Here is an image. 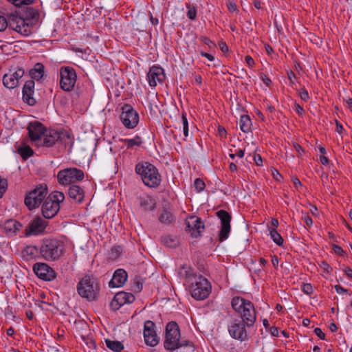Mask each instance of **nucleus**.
I'll return each instance as SVG.
<instances>
[{
    "label": "nucleus",
    "mask_w": 352,
    "mask_h": 352,
    "mask_svg": "<svg viewBox=\"0 0 352 352\" xmlns=\"http://www.w3.org/2000/svg\"><path fill=\"white\" fill-rule=\"evenodd\" d=\"M187 231H188L192 237H198L204 231L205 227L199 217H190L186 221Z\"/></svg>",
    "instance_id": "6ab92c4d"
},
{
    "label": "nucleus",
    "mask_w": 352,
    "mask_h": 352,
    "mask_svg": "<svg viewBox=\"0 0 352 352\" xmlns=\"http://www.w3.org/2000/svg\"><path fill=\"white\" fill-rule=\"evenodd\" d=\"M147 77L149 85L151 87H155L157 82H163L165 76L162 67L153 66L150 69Z\"/></svg>",
    "instance_id": "412c9836"
},
{
    "label": "nucleus",
    "mask_w": 352,
    "mask_h": 352,
    "mask_svg": "<svg viewBox=\"0 0 352 352\" xmlns=\"http://www.w3.org/2000/svg\"><path fill=\"white\" fill-rule=\"evenodd\" d=\"M34 81L30 80L25 82L23 88V100L30 106L36 104V100L33 97L34 93Z\"/></svg>",
    "instance_id": "4be33fe9"
},
{
    "label": "nucleus",
    "mask_w": 352,
    "mask_h": 352,
    "mask_svg": "<svg viewBox=\"0 0 352 352\" xmlns=\"http://www.w3.org/2000/svg\"><path fill=\"white\" fill-rule=\"evenodd\" d=\"M254 160L255 161V163L258 165V166H261L262 165V163H263V160H262V157H261V155H256L254 157Z\"/></svg>",
    "instance_id": "680f3d73"
},
{
    "label": "nucleus",
    "mask_w": 352,
    "mask_h": 352,
    "mask_svg": "<svg viewBox=\"0 0 352 352\" xmlns=\"http://www.w3.org/2000/svg\"><path fill=\"white\" fill-rule=\"evenodd\" d=\"M122 305L116 300L114 296L111 302H110V307L113 311L118 310Z\"/></svg>",
    "instance_id": "49530a36"
},
{
    "label": "nucleus",
    "mask_w": 352,
    "mask_h": 352,
    "mask_svg": "<svg viewBox=\"0 0 352 352\" xmlns=\"http://www.w3.org/2000/svg\"><path fill=\"white\" fill-rule=\"evenodd\" d=\"M161 242L163 245L170 248H176L179 243L178 238L176 236L171 234L162 236L161 238Z\"/></svg>",
    "instance_id": "c85d7f7f"
},
{
    "label": "nucleus",
    "mask_w": 352,
    "mask_h": 352,
    "mask_svg": "<svg viewBox=\"0 0 352 352\" xmlns=\"http://www.w3.org/2000/svg\"><path fill=\"white\" fill-rule=\"evenodd\" d=\"M217 216L221 221V230L219 234V241L223 242L226 240L231 230V215L224 210H220L217 212Z\"/></svg>",
    "instance_id": "ddd939ff"
},
{
    "label": "nucleus",
    "mask_w": 352,
    "mask_h": 352,
    "mask_svg": "<svg viewBox=\"0 0 352 352\" xmlns=\"http://www.w3.org/2000/svg\"><path fill=\"white\" fill-rule=\"evenodd\" d=\"M9 3H12V5L20 7L23 5H30L32 4L34 0H7Z\"/></svg>",
    "instance_id": "ea45409f"
},
{
    "label": "nucleus",
    "mask_w": 352,
    "mask_h": 352,
    "mask_svg": "<svg viewBox=\"0 0 352 352\" xmlns=\"http://www.w3.org/2000/svg\"><path fill=\"white\" fill-rule=\"evenodd\" d=\"M261 79L267 86H270V83L272 82L271 80L264 74L261 75Z\"/></svg>",
    "instance_id": "052dcab7"
},
{
    "label": "nucleus",
    "mask_w": 352,
    "mask_h": 352,
    "mask_svg": "<svg viewBox=\"0 0 352 352\" xmlns=\"http://www.w3.org/2000/svg\"><path fill=\"white\" fill-rule=\"evenodd\" d=\"M302 291L305 294L310 295L314 292L313 287L311 284L306 283L302 286Z\"/></svg>",
    "instance_id": "de8ad7c7"
},
{
    "label": "nucleus",
    "mask_w": 352,
    "mask_h": 352,
    "mask_svg": "<svg viewBox=\"0 0 352 352\" xmlns=\"http://www.w3.org/2000/svg\"><path fill=\"white\" fill-rule=\"evenodd\" d=\"M44 65L41 63H38L35 64L34 68L30 71V76L32 78L38 80L41 79L44 75Z\"/></svg>",
    "instance_id": "c756f323"
},
{
    "label": "nucleus",
    "mask_w": 352,
    "mask_h": 352,
    "mask_svg": "<svg viewBox=\"0 0 352 352\" xmlns=\"http://www.w3.org/2000/svg\"><path fill=\"white\" fill-rule=\"evenodd\" d=\"M3 83L8 89H14L18 85V81L16 80L14 74H6L3 76Z\"/></svg>",
    "instance_id": "473e14b6"
},
{
    "label": "nucleus",
    "mask_w": 352,
    "mask_h": 352,
    "mask_svg": "<svg viewBox=\"0 0 352 352\" xmlns=\"http://www.w3.org/2000/svg\"><path fill=\"white\" fill-rule=\"evenodd\" d=\"M219 47L223 52H226L228 51V47L224 42H221L219 43Z\"/></svg>",
    "instance_id": "338daca9"
},
{
    "label": "nucleus",
    "mask_w": 352,
    "mask_h": 352,
    "mask_svg": "<svg viewBox=\"0 0 352 352\" xmlns=\"http://www.w3.org/2000/svg\"><path fill=\"white\" fill-rule=\"evenodd\" d=\"M127 148H133L134 146H140L142 144V138L139 135H136L132 139H124L122 140Z\"/></svg>",
    "instance_id": "e433bc0d"
},
{
    "label": "nucleus",
    "mask_w": 352,
    "mask_h": 352,
    "mask_svg": "<svg viewBox=\"0 0 352 352\" xmlns=\"http://www.w3.org/2000/svg\"><path fill=\"white\" fill-rule=\"evenodd\" d=\"M190 270H186L183 267L180 274L189 278L190 281V292L193 298L197 300H202L207 298L211 292L210 282L201 275H195L191 277Z\"/></svg>",
    "instance_id": "f03ea898"
},
{
    "label": "nucleus",
    "mask_w": 352,
    "mask_h": 352,
    "mask_svg": "<svg viewBox=\"0 0 352 352\" xmlns=\"http://www.w3.org/2000/svg\"><path fill=\"white\" fill-rule=\"evenodd\" d=\"M194 186L196 190L199 192L204 189L206 185L202 179L200 178H197L194 182Z\"/></svg>",
    "instance_id": "37998d69"
},
{
    "label": "nucleus",
    "mask_w": 352,
    "mask_h": 352,
    "mask_svg": "<svg viewBox=\"0 0 352 352\" xmlns=\"http://www.w3.org/2000/svg\"><path fill=\"white\" fill-rule=\"evenodd\" d=\"M65 195L60 191L51 192L42 206V213L45 219L54 217L60 210V204L65 200Z\"/></svg>",
    "instance_id": "0eeeda50"
},
{
    "label": "nucleus",
    "mask_w": 352,
    "mask_h": 352,
    "mask_svg": "<svg viewBox=\"0 0 352 352\" xmlns=\"http://www.w3.org/2000/svg\"><path fill=\"white\" fill-rule=\"evenodd\" d=\"M11 74H14V76L15 77L16 80L19 82V79L21 78L24 75L25 72L23 69L19 68L14 72Z\"/></svg>",
    "instance_id": "09e8293b"
},
{
    "label": "nucleus",
    "mask_w": 352,
    "mask_h": 352,
    "mask_svg": "<svg viewBox=\"0 0 352 352\" xmlns=\"http://www.w3.org/2000/svg\"><path fill=\"white\" fill-rule=\"evenodd\" d=\"M104 342L106 346L114 352H120L124 349V345L120 341L105 339Z\"/></svg>",
    "instance_id": "2f4dec72"
},
{
    "label": "nucleus",
    "mask_w": 352,
    "mask_h": 352,
    "mask_svg": "<svg viewBox=\"0 0 352 352\" xmlns=\"http://www.w3.org/2000/svg\"><path fill=\"white\" fill-rule=\"evenodd\" d=\"M67 135L69 138L65 137V138L59 139V142L63 144L65 146L69 145L70 146V148L72 147L74 142L73 139L69 132H67Z\"/></svg>",
    "instance_id": "c03bdc74"
},
{
    "label": "nucleus",
    "mask_w": 352,
    "mask_h": 352,
    "mask_svg": "<svg viewBox=\"0 0 352 352\" xmlns=\"http://www.w3.org/2000/svg\"><path fill=\"white\" fill-rule=\"evenodd\" d=\"M21 228L22 225L19 222L13 219L8 220L6 222L4 227L7 234H8L16 233L19 231Z\"/></svg>",
    "instance_id": "7c9ffc66"
},
{
    "label": "nucleus",
    "mask_w": 352,
    "mask_h": 352,
    "mask_svg": "<svg viewBox=\"0 0 352 352\" xmlns=\"http://www.w3.org/2000/svg\"><path fill=\"white\" fill-rule=\"evenodd\" d=\"M333 250L336 254L339 255H342V254L344 253V250H342V248L337 245H333Z\"/></svg>",
    "instance_id": "6e6d98bb"
},
{
    "label": "nucleus",
    "mask_w": 352,
    "mask_h": 352,
    "mask_svg": "<svg viewBox=\"0 0 352 352\" xmlns=\"http://www.w3.org/2000/svg\"><path fill=\"white\" fill-rule=\"evenodd\" d=\"M15 148L16 149L17 153L21 156L23 160H27L30 157L32 156L34 154V151L32 148L27 145L25 142V140L22 142L20 144L18 143L16 144Z\"/></svg>",
    "instance_id": "a878e982"
},
{
    "label": "nucleus",
    "mask_w": 352,
    "mask_h": 352,
    "mask_svg": "<svg viewBox=\"0 0 352 352\" xmlns=\"http://www.w3.org/2000/svg\"><path fill=\"white\" fill-rule=\"evenodd\" d=\"M336 131L341 134L343 132L344 128L342 125L338 121L336 122Z\"/></svg>",
    "instance_id": "774afa93"
},
{
    "label": "nucleus",
    "mask_w": 352,
    "mask_h": 352,
    "mask_svg": "<svg viewBox=\"0 0 352 352\" xmlns=\"http://www.w3.org/2000/svg\"><path fill=\"white\" fill-rule=\"evenodd\" d=\"M182 122L183 126V132L185 138L188 135V122L186 113H183L182 116Z\"/></svg>",
    "instance_id": "a19ab883"
},
{
    "label": "nucleus",
    "mask_w": 352,
    "mask_h": 352,
    "mask_svg": "<svg viewBox=\"0 0 352 352\" xmlns=\"http://www.w3.org/2000/svg\"><path fill=\"white\" fill-rule=\"evenodd\" d=\"M314 333L320 339H322V340L325 339V334L322 332V331L320 328H318V327L314 329Z\"/></svg>",
    "instance_id": "864d4df0"
},
{
    "label": "nucleus",
    "mask_w": 352,
    "mask_h": 352,
    "mask_svg": "<svg viewBox=\"0 0 352 352\" xmlns=\"http://www.w3.org/2000/svg\"><path fill=\"white\" fill-rule=\"evenodd\" d=\"M335 289H336V292L338 294H344V293L347 292V291H348L347 289L343 288L340 285H336Z\"/></svg>",
    "instance_id": "bf43d9fd"
},
{
    "label": "nucleus",
    "mask_w": 352,
    "mask_h": 352,
    "mask_svg": "<svg viewBox=\"0 0 352 352\" xmlns=\"http://www.w3.org/2000/svg\"><path fill=\"white\" fill-rule=\"evenodd\" d=\"M227 7L230 12H234L237 10V6L233 1H228L227 2Z\"/></svg>",
    "instance_id": "603ef678"
},
{
    "label": "nucleus",
    "mask_w": 352,
    "mask_h": 352,
    "mask_svg": "<svg viewBox=\"0 0 352 352\" xmlns=\"http://www.w3.org/2000/svg\"><path fill=\"white\" fill-rule=\"evenodd\" d=\"M99 281L92 276H84L77 285V292L89 301L97 300L100 293Z\"/></svg>",
    "instance_id": "423d86ee"
},
{
    "label": "nucleus",
    "mask_w": 352,
    "mask_h": 352,
    "mask_svg": "<svg viewBox=\"0 0 352 352\" xmlns=\"http://www.w3.org/2000/svg\"><path fill=\"white\" fill-rule=\"evenodd\" d=\"M240 129L244 133H248L250 131L252 122L249 116L243 115L241 116L239 120Z\"/></svg>",
    "instance_id": "72a5a7b5"
},
{
    "label": "nucleus",
    "mask_w": 352,
    "mask_h": 352,
    "mask_svg": "<svg viewBox=\"0 0 352 352\" xmlns=\"http://www.w3.org/2000/svg\"><path fill=\"white\" fill-rule=\"evenodd\" d=\"M279 223L278 219H272L271 221V225L268 226V230L269 229H273L276 230V228L278 227Z\"/></svg>",
    "instance_id": "5fc2aeb1"
},
{
    "label": "nucleus",
    "mask_w": 352,
    "mask_h": 352,
    "mask_svg": "<svg viewBox=\"0 0 352 352\" xmlns=\"http://www.w3.org/2000/svg\"><path fill=\"white\" fill-rule=\"evenodd\" d=\"M231 305L248 327L253 326L256 320V314L254 306L251 301L236 296L232 299Z\"/></svg>",
    "instance_id": "20e7f679"
},
{
    "label": "nucleus",
    "mask_w": 352,
    "mask_h": 352,
    "mask_svg": "<svg viewBox=\"0 0 352 352\" xmlns=\"http://www.w3.org/2000/svg\"><path fill=\"white\" fill-rule=\"evenodd\" d=\"M64 250L63 241L55 238L44 239L39 247V255L47 261H56L62 256Z\"/></svg>",
    "instance_id": "7ed1b4c3"
},
{
    "label": "nucleus",
    "mask_w": 352,
    "mask_h": 352,
    "mask_svg": "<svg viewBox=\"0 0 352 352\" xmlns=\"http://www.w3.org/2000/svg\"><path fill=\"white\" fill-rule=\"evenodd\" d=\"M84 177V172L75 167L60 170L57 173L58 182L63 186L74 185L75 183L82 181Z\"/></svg>",
    "instance_id": "6e6552de"
},
{
    "label": "nucleus",
    "mask_w": 352,
    "mask_h": 352,
    "mask_svg": "<svg viewBox=\"0 0 352 352\" xmlns=\"http://www.w3.org/2000/svg\"><path fill=\"white\" fill-rule=\"evenodd\" d=\"M9 26L8 18L0 15V32L4 31Z\"/></svg>",
    "instance_id": "a18cd8bd"
},
{
    "label": "nucleus",
    "mask_w": 352,
    "mask_h": 352,
    "mask_svg": "<svg viewBox=\"0 0 352 352\" xmlns=\"http://www.w3.org/2000/svg\"><path fill=\"white\" fill-rule=\"evenodd\" d=\"M116 300L122 305L126 303H132L135 300V296L131 293L120 292L115 295Z\"/></svg>",
    "instance_id": "cd10ccee"
},
{
    "label": "nucleus",
    "mask_w": 352,
    "mask_h": 352,
    "mask_svg": "<svg viewBox=\"0 0 352 352\" xmlns=\"http://www.w3.org/2000/svg\"><path fill=\"white\" fill-rule=\"evenodd\" d=\"M77 76L75 69L71 67H62L60 69V85L63 90L71 91L76 82Z\"/></svg>",
    "instance_id": "9b49d317"
},
{
    "label": "nucleus",
    "mask_w": 352,
    "mask_h": 352,
    "mask_svg": "<svg viewBox=\"0 0 352 352\" xmlns=\"http://www.w3.org/2000/svg\"><path fill=\"white\" fill-rule=\"evenodd\" d=\"M201 41L206 45H208V46H210V44H212V41L208 38V37H206V36H201Z\"/></svg>",
    "instance_id": "0e129e2a"
},
{
    "label": "nucleus",
    "mask_w": 352,
    "mask_h": 352,
    "mask_svg": "<svg viewBox=\"0 0 352 352\" xmlns=\"http://www.w3.org/2000/svg\"><path fill=\"white\" fill-rule=\"evenodd\" d=\"M155 324L151 320H146L144 325V339L145 344L150 346H156L160 342V338L158 337L155 331Z\"/></svg>",
    "instance_id": "2eb2a0df"
},
{
    "label": "nucleus",
    "mask_w": 352,
    "mask_h": 352,
    "mask_svg": "<svg viewBox=\"0 0 352 352\" xmlns=\"http://www.w3.org/2000/svg\"><path fill=\"white\" fill-rule=\"evenodd\" d=\"M140 208L144 211H151L155 208V201L151 196L146 195L139 198Z\"/></svg>",
    "instance_id": "bb28decb"
},
{
    "label": "nucleus",
    "mask_w": 352,
    "mask_h": 352,
    "mask_svg": "<svg viewBox=\"0 0 352 352\" xmlns=\"http://www.w3.org/2000/svg\"><path fill=\"white\" fill-rule=\"evenodd\" d=\"M270 235L273 241L278 246H281L283 244V239L276 230L269 229Z\"/></svg>",
    "instance_id": "4c0bfd02"
},
{
    "label": "nucleus",
    "mask_w": 352,
    "mask_h": 352,
    "mask_svg": "<svg viewBox=\"0 0 352 352\" xmlns=\"http://www.w3.org/2000/svg\"><path fill=\"white\" fill-rule=\"evenodd\" d=\"M299 96L300 98L305 102L307 101L309 98L307 91L305 89H300L299 92Z\"/></svg>",
    "instance_id": "8fccbe9b"
},
{
    "label": "nucleus",
    "mask_w": 352,
    "mask_h": 352,
    "mask_svg": "<svg viewBox=\"0 0 352 352\" xmlns=\"http://www.w3.org/2000/svg\"><path fill=\"white\" fill-rule=\"evenodd\" d=\"M33 271L41 279L51 281L56 278V272L47 263H36L33 265Z\"/></svg>",
    "instance_id": "4468645a"
},
{
    "label": "nucleus",
    "mask_w": 352,
    "mask_h": 352,
    "mask_svg": "<svg viewBox=\"0 0 352 352\" xmlns=\"http://www.w3.org/2000/svg\"><path fill=\"white\" fill-rule=\"evenodd\" d=\"M69 197L76 202L80 204L85 197L84 190L78 185H72L68 189Z\"/></svg>",
    "instance_id": "393cba45"
},
{
    "label": "nucleus",
    "mask_w": 352,
    "mask_h": 352,
    "mask_svg": "<svg viewBox=\"0 0 352 352\" xmlns=\"http://www.w3.org/2000/svg\"><path fill=\"white\" fill-rule=\"evenodd\" d=\"M127 273L123 269H118L114 272L111 280L109 283L110 287H120L124 285L127 280Z\"/></svg>",
    "instance_id": "5701e85b"
},
{
    "label": "nucleus",
    "mask_w": 352,
    "mask_h": 352,
    "mask_svg": "<svg viewBox=\"0 0 352 352\" xmlns=\"http://www.w3.org/2000/svg\"><path fill=\"white\" fill-rule=\"evenodd\" d=\"M48 193L47 186L45 184H39L31 190L25 198V204L29 210L38 208Z\"/></svg>",
    "instance_id": "1a4fd4ad"
},
{
    "label": "nucleus",
    "mask_w": 352,
    "mask_h": 352,
    "mask_svg": "<svg viewBox=\"0 0 352 352\" xmlns=\"http://www.w3.org/2000/svg\"><path fill=\"white\" fill-rule=\"evenodd\" d=\"M28 135L32 142H36L41 140V138L46 132V129L39 122H30L28 126Z\"/></svg>",
    "instance_id": "a211bd4d"
},
{
    "label": "nucleus",
    "mask_w": 352,
    "mask_h": 352,
    "mask_svg": "<svg viewBox=\"0 0 352 352\" xmlns=\"http://www.w3.org/2000/svg\"><path fill=\"white\" fill-rule=\"evenodd\" d=\"M9 27L23 36H29L32 32V25L24 17L13 12L8 15Z\"/></svg>",
    "instance_id": "9d476101"
},
{
    "label": "nucleus",
    "mask_w": 352,
    "mask_h": 352,
    "mask_svg": "<svg viewBox=\"0 0 352 352\" xmlns=\"http://www.w3.org/2000/svg\"><path fill=\"white\" fill-rule=\"evenodd\" d=\"M245 60L248 66L252 67L254 65V60L250 56H246Z\"/></svg>",
    "instance_id": "13d9d810"
},
{
    "label": "nucleus",
    "mask_w": 352,
    "mask_h": 352,
    "mask_svg": "<svg viewBox=\"0 0 352 352\" xmlns=\"http://www.w3.org/2000/svg\"><path fill=\"white\" fill-rule=\"evenodd\" d=\"M38 15L39 13L37 10L29 7L26 8L22 16L24 17L31 24V20L37 19L38 17Z\"/></svg>",
    "instance_id": "c9c22d12"
},
{
    "label": "nucleus",
    "mask_w": 352,
    "mask_h": 352,
    "mask_svg": "<svg viewBox=\"0 0 352 352\" xmlns=\"http://www.w3.org/2000/svg\"><path fill=\"white\" fill-rule=\"evenodd\" d=\"M186 8H188L187 16L190 20H195L197 17V10L195 7L188 3L186 4Z\"/></svg>",
    "instance_id": "58836bf2"
},
{
    "label": "nucleus",
    "mask_w": 352,
    "mask_h": 352,
    "mask_svg": "<svg viewBox=\"0 0 352 352\" xmlns=\"http://www.w3.org/2000/svg\"><path fill=\"white\" fill-rule=\"evenodd\" d=\"M120 120L126 128L134 129L139 122V114L130 104H124L122 107Z\"/></svg>",
    "instance_id": "f8f14e48"
},
{
    "label": "nucleus",
    "mask_w": 352,
    "mask_h": 352,
    "mask_svg": "<svg viewBox=\"0 0 352 352\" xmlns=\"http://www.w3.org/2000/svg\"><path fill=\"white\" fill-rule=\"evenodd\" d=\"M47 222L41 217H36L25 228V234L26 236L38 235L42 233L46 226Z\"/></svg>",
    "instance_id": "f3484780"
},
{
    "label": "nucleus",
    "mask_w": 352,
    "mask_h": 352,
    "mask_svg": "<svg viewBox=\"0 0 352 352\" xmlns=\"http://www.w3.org/2000/svg\"><path fill=\"white\" fill-rule=\"evenodd\" d=\"M302 219L307 227H311L313 225V220L309 215L306 214L302 216Z\"/></svg>",
    "instance_id": "3c124183"
},
{
    "label": "nucleus",
    "mask_w": 352,
    "mask_h": 352,
    "mask_svg": "<svg viewBox=\"0 0 352 352\" xmlns=\"http://www.w3.org/2000/svg\"><path fill=\"white\" fill-rule=\"evenodd\" d=\"M135 173L148 187L156 188L161 183V175L157 168L147 162H138L135 168Z\"/></svg>",
    "instance_id": "39448f33"
},
{
    "label": "nucleus",
    "mask_w": 352,
    "mask_h": 352,
    "mask_svg": "<svg viewBox=\"0 0 352 352\" xmlns=\"http://www.w3.org/2000/svg\"><path fill=\"white\" fill-rule=\"evenodd\" d=\"M295 108H296V112L299 116H302L303 113H305L303 108L297 103L295 104Z\"/></svg>",
    "instance_id": "4d7b16f0"
},
{
    "label": "nucleus",
    "mask_w": 352,
    "mask_h": 352,
    "mask_svg": "<svg viewBox=\"0 0 352 352\" xmlns=\"http://www.w3.org/2000/svg\"><path fill=\"white\" fill-rule=\"evenodd\" d=\"M8 188V181L0 176V198L3 197Z\"/></svg>",
    "instance_id": "79ce46f5"
},
{
    "label": "nucleus",
    "mask_w": 352,
    "mask_h": 352,
    "mask_svg": "<svg viewBox=\"0 0 352 352\" xmlns=\"http://www.w3.org/2000/svg\"><path fill=\"white\" fill-rule=\"evenodd\" d=\"M201 55L208 58L210 61H212L214 59V57L212 54L206 52H201Z\"/></svg>",
    "instance_id": "e2e57ef3"
},
{
    "label": "nucleus",
    "mask_w": 352,
    "mask_h": 352,
    "mask_svg": "<svg viewBox=\"0 0 352 352\" xmlns=\"http://www.w3.org/2000/svg\"><path fill=\"white\" fill-rule=\"evenodd\" d=\"M310 212L314 216H317L318 214V210L317 207L314 205L310 206Z\"/></svg>",
    "instance_id": "69168bd1"
},
{
    "label": "nucleus",
    "mask_w": 352,
    "mask_h": 352,
    "mask_svg": "<svg viewBox=\"0 0 352 352\" xmlns=\"http://www.w3.org/2000/svg\"><path fill=\"white\" fill-rule=\"evenodd\" d=\"M246 324L243 320H234L229 327L228 331L230 335L234 339L241 341L245 340L247 332L245 329Z\"/></svg>",
    "instance_id": "dca6fc26"
},
{
    "label": "nucleus",
    "mask_w": 352,
    "mask_h": 352,
    "mask_svg": "<svg viewBox=\"0 0 352 352\" xmlns=\"http://www.w3.org/2000/svg\"><path fill=\"white\" fill-rule=\"evenodd\" d=\"M180 330L175 322H170L166 326L164 347L168 351H174L184 347L181 352H195V346L192 342L180 341Z\"/></svg>",
    "instance_id": "f257e3e1"
},
{
    "label": "nucleus",
    "mask_w": 352,
    "mask_h": 352,
    "mask_svg": "<svg viewBox=\"0 0 352 352\" xmlns=\"http://www.w3.org/2000/svg\"><path fill=\"white\" fill-rule=\"evenodd\" d=\"M159 221L165 225H170L174 222V217L169 211L164 210L160 214Z\"/></svg>",
    "instance_id": "f704fd0d"
},
{
    "label": "nucleus",
    "mask_w": 352,
    "mask_h": 352,
    "mask_svg": "<svg viewBox=\"0 0 352 352\" xmlns=\"http://www.w3.org/2000/svg\"><path fill=\"white\" fill-rule=\"evenodd\" d=\"M21 256L26 261L35 260L40 256L39 248L32 245H26L21 250Z\"/></svg>",
    "instance_id": "b1692460"
},
{
    "label": "nucleus",
    "mask_w": 352,
    "mask_h": 352,
    "mask_svg": "<svg viewBox=\"0 0 352 352\" xmlns=\"http://www.w3.org/2000/svg\"><path fill=\"white\" fill-rule=\"evenodd\" d=\"M65 137L69 138L67 131H57L55 130H50L44 137L43 145L46 147H52L56 142H59V139H63Z\"/></svg>",
    "instance_id": "aec40b11"
}]
</instances>
